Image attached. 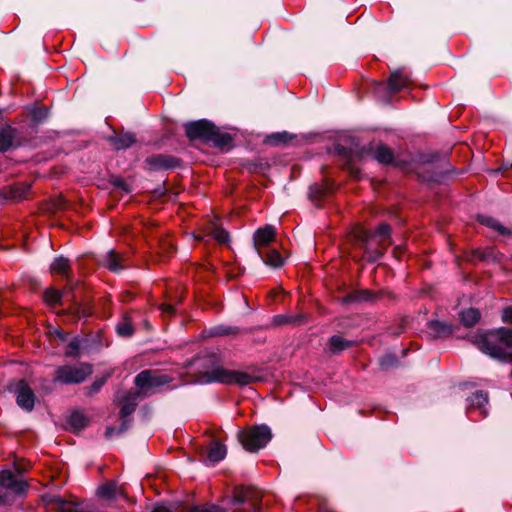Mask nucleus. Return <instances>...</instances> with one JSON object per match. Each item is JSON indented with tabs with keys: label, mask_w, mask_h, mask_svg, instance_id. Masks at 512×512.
<instances>
[{
	"label": "nucleus",
	"mask_w": 512,
	"mask_h": 512,
	"mask_svg": "<svg viewBox=\"0 0 512 512\" xmlns=\"http://www.w3.org/2000/svg\"><path fill=\"white\" fill-rule=\"evenodd\" d=\"M353 341L346 340L339 335H334L329 339V350L333 354H338L345 349L351 347L353 345Z\"/></svg>",
	"instance_id": "25"
},
{
	"label": "nucleus",
	"mask_w": 512,
	"mask_h": 512,
	"mask_svg": "<svg viewBox=\"0 0 512 512\" xmlns=\"http://www.w3.org/2000/svg\"><path fill=\"white\" fill-rule=\"evenodd\" d=\"M303 319L302 315L298 316H285V315H277L273 318V323L275 325H284L288 323L298 324L301 323Z\"/></svg>",
	"instance_id": "32"
},
{
	"label": "nucleus",
	"mask_w": 512,
	"mask_h": 512,
	"mask_svg": "<svg viewBox=\"0 0 512 512\" xmlns=\"http://www.w3.org/2000/svg\"><path fill=\"white\" fill-rule=\"evenodd\" d=\"M51 334L57 336L63 342L68 339V334L58 329L51 331Z\"/></svg>",
	"instance_id": "44"
},
{
	"label": "nucleus",
	"mask_w": 512,
	"mask_h": 512,
	"mask_svg": "<svg viewBox=\"0 0 512 512\" xmlns=\"http://www.w3.org/2000/svg\"><path fill=\"white\" fill-rule=\"evenodd\" d=\"M271 429L267 425H255L238 433V439L248 452H256L271 440Z\"/></svg>",
	"instance_id": "5"
},
{
	"label": "nucleus",
	"mask_w": 512,
	"mask_h": 512,
	"mask_svg": "<svg viewBox=\"0 0 512 512\" xmlns=\"http://www.w3.org/2000/svg\"><path fill=\"white\" fill-rule=\"evenodd\" d=\"M478 220L480 223L498 231L500 234H510L509 230L501 225L496 219L490 216H479Z\"/></svg>",
	"instance_id": "30"
},
{
	"label": "nucleus",
	"mask_w": 512,
	"mask_h": 512,
	"mask_svg": "<svg viewBox=\"0 0 512 512\" xmlns=\"http://www.w3.org/2000/svg\"><path fill=\"white\" fill-rule=\"evenodd\" d=\"M170 378L158 371L144 370L135 377L134 383L137 386L141 399L151 397L159 392L160 387L168 384Z\"/></svg>",
	"instance_id": "6"
},
{
	"label": "nucleus",
	"mask_w": 512,
	"mask_h": 512,
	"mask_svg": "<svg viewBox=\"0 0 512 512\" xmlns=\"http://www.w3.org/2000/svg\"><path fill=\"white\" fill-rule=\"evenodd\" d=\"M390 231L387 223H381L375 232L364 228L355 231V239L369 261L374 262L384 254V250L391 244Z\"/></svg>",
	"instance_id": "3"
},
{
	"label": "nucleus",
	"mask_w": 512,
	"mask_h": 512,
	"mask_svg": "<svg viewBox=\"0 0 512 512\" xmlns=\"http://www.w3.org/2000/svg\"><path fill=\"white\" fill-rule=\"evenodd\" d=\"M62 295L60 291L51 289L45 292L44 298L47 303L55 305L60 303Z\"/></svg>",
	"instance_id": "33"
},
{
	"label": "nucleus",
	"mask_w": 512,
	"mask_h": 512,
	"mask_svg": "<svg viewBox=\"0 0 512 512\" xmlns=\"http://www.w3.org/2000/svg\"><path fill=\"white\" fill-rule=\"evenodd\" d=\"M275 237L276 229L272 225H265L254 232L253 245L258 256H261L262 249L272 243L275 240Z\"/></svg>",
	"instance_id": "12"
},
{
	"label": "nucleus",
	"mask_w": 512,
	"mask_h": 512,
	"mask_svg": "<svg viewBox=\"0 0 512 512\" xmlns=\"http://www.w3.org/2000/svg\"><path fill=\"white\" fill-rule=\"evenodd\" d=\"M153 512H170V510L164 505H159V506L155 507Z\"/></svg>",
	"instance_id": "47"
},
{
	"label": "nucleus",
	"mask_w": 512,
	"mask_h": 512,
	"mask_svg": "<svg viewBox=\"0 0 512 512\" xmlns=\"http://www.w3.org/2000/svg\"><path fill=\"white\" fill-rule=\"evenodd\" d=\"M286 141H287V133L286 132L276 133L267 138V142L274 143V144H278V143L286 142Z\"/></svg>",
	"instance_id": "40"
},
{
	"label": "nucleus",
	"mask_w": 512,
	"mask_h": 512,
	"mask_svg": "<svg viewBox=\"0 0 512 512\" xmlns=\"http://www.w3.org/2000/svg\"><path fill=\"white\" fill-rule=\"evenodd\" d=\"M362 157H371L380 164L388 165L394 161L393 151L383 143H369L361 149Z\"/></svg>",
	"instance_id": "9"
},
{
	"label": "nucleus",
	"mask_w": 512,
	"mask_h": 512,
	"mask_svg": "<svg viewBox=\"0 0 512 512\" xmlns=\"http://www.w3.org/2000/svg\"><path fill=\"white\" fill-rule=\"evenodd\" d=\"M410 83L408 75L404 74L402 70L397 69L391 72L387 87L379 84L378 89L387 88L391 93H396L406 88Z\"/></svg>",
	"instance_id": "17"
},
{
	"label": "nucleus",
	"mask_w": 512,
	"mask_h": 512,
	"mask_svg": "<svg viewBox=\"0 0 512 512\" xmlns=\"http://www.w3.org/2000/svg\"><path fill=\"white\" fill-rule=\"evenodd\" d=\"M205 370L200 373L199 381L202 383L220 382L223 384L249 385L258 381V377L247 372L228 370L219 364L215 355L203 359Z\"/></svg>",
	"instance_id": "2"
},
{
	"label": "nucleus",
	"mask_w": 512,
	"mask_h": 512,
	"mask_svg": "<svg viewBox=\"0 0 512 512\" xmlns=\"http://www.w3.org/2000/svg\"><path fill=\"white\" fill-rule=\"evenodd\" d=\"M238 329L236 327H225V326H217L212 330L213 335L224 336L230 334H236Z\"/></svg>",
	"instance_id": "35"
},
{
	"label": "nucleus",
	"mask_w": 512,
	"mask_h": 512,
	"mask_svg": "<svg viewBox=\"0 0 512 512\" xmlns=\"http://www.w3.org/2000/svg\"><path fill=\"white\" fill-rule=\"evenodd\" d=\"M80 349V339L78 337L73 338L67 346L65 355L68 357H74L78 355Z\"/></svg>",
	"instance_id": "34"
},
{
	"label": "nucleus",
	"mask_w": 512,
	"mask_h": 512,
	"mask_svg": "<svg viewBox=\"0 0 512 512\" xmlns=\"http://www.w3.org/2000/svg\"><path fill=\"white\" fill-rule=\"evenodd\" d=\"M453 333L452 326L438 320H431L427 323V335L432 339L448 337Z\"/></svg>",
	"instance_id": "18"
},
{
	"label": "nucleus",
	"mask_w": 512,
	"mask_h": 512,
	"mask_svg": "<svg viewBox=\"0 0 512 512\" xmlns=\"http://www.w3.org/2000/svg\"><path fill=\"white\" fill-rule=\"evenodd\" d=\"M50 270L52 273L68 276L70 271L69 259L64 256L56 257L51 263Z\"/></svg>",
	"instance_id": "27"
},
{
	"label": "nucleus",
	"mask_w": 512,
	"mask_h": 512,
	"mask_svg": "<svg viewBox=\"0 0 512 512\" xmlns=\"http://www.w3.org/2000/svg\"><path fill=\"white\" fill-rule=\"evenodd\" d=\"M11 390L16 396L17 405L25 411H32L35 404V394L25 380L17 381Z\"/></svg>",
	"instance_id": "10"
},
{
	"label": "nucleus",
	"mask_w": 512,
	"mask_h": 512,
	"mask_svg": "<svg viewBox=\"0 0 512 512\" xmlns=\"http://www.w3.org/2000/svg\"><path fill=\"white\" fill-rule=\"evenodd\" d=\"M68 424L73 431L84 429L88 425V418L79 411H74L68 416Z\"/></svg>",
	"instance_id": "26"
},
{
	"label": "nucleus",
	"mask_w": 512,
	"mask_h": 512,
	"mask_svg": "<svg viewBox=\"0 0 512 512\" xmlns=\"http://www.w3.org/2000/svg\"><path fill=\"white\" fill-rule=\"evenodd\" d=\"M138 399H141V397L139 396V393H137L136 391L128 392L123 397V399L121 401L122 407H121V411H120V417L122 418L123 423L119 430H117L114 427H107L106 432H105V436L107 438L112 437L115 433H117V434L122 433L128 428L126 418L135 411V409L138 405Z\"/></svg>",
	"instance_id": "8"
},
{
	"label": "nucleus",
	"mask_w": 512,
	"mask_h": 512,
	"mask_svg": "<svg viewBox=\"0 0 512 512\" xmlns=\"http://www.w3.org/2000/svg\"><path fill=\"white\" fill-rule=\"evenodd\" d=\"M185 132L190 140L200 139L211 142L215 147L221 149L229 147L232 142L229 134L220 132L213 123L204 119L186 123Z\"/></svg>",
	"instance_id": "4"
},
{
	"label": "nucleus",
	"mask_w": 512,
	"mask_h": 512,
	"mask_svg": "<svg viewBox=\"0 0 512 512\" xmlns=\"http://www.w3.org/2000/svg\"><path fill=\"white\" fill-rule=\"evenodd\" d=\"M0 487L10 490L15 495H22L27 485L22 479H17L11 471L3 470L0 472Z\"/></svg>",
	"instance_id": "15"
},
{
	"label": "nucleus",
	"mask_w": 512,
	"mask_h": 512,
	"mask_svg": "<svg viewBox=\"0 0 512 512\" xmlns=\"http://www.w3.org/2000/svg\"><path fill=\"white\" fill-rule=\"evenodd\" d=\"M368 294L367 291L365 292H357L351 295H348L347 297L343 298L344 302H352V301H359L366 299V295Z\"/></svg>",
	"instance_id": "41"
},
{
	"label": "nucleus",
	"mask_w": 512,
	"mask_h": 512,
	"mask_svg": "<svg viewBox=\"0 0 512 512\" xmlns=\"http://www.w3.org/2000/svg\"><path fill=\"white\" fill-rule=\"evenodd\" d=\"M121 262L122 256L116 253L114 250L107 251L99 259L100 265L115 273L124 269V266L121 264Z\"/></svg>",
	"instance_id": "19"
},
{
	"label": "nucleus",
	"mask_w": 512,
	"mask_h": 512,
	"mask_svg": "<svg viewBox=\"0 0 512 512\" xmlns=\"http://www.w3.org/2000/svg\"><path fill=\"white\" fill-rule=\"evenodd\" d=\"M93 372L92 366L87 363L78 365L59 366L54 373V382L61 384H79L85 381Z\"/></svg>",
	"instance_id": "7"
},
{
	"label": "nucleus",
	"mask_w": 512,
	"mask_h": 512,
	"mask_svg": "<svg viewBox=\"0 0 512 512\" xmlns=\"http://www.w3.org/2000/svg\"><path fill=\"white\" fill-rule=\"evenodd\" d=\"M19 131L12 126H5L0 129V152H6L21 145Z\"/></svg>",
	"instance_id": "13"
},
{
	"label": "nucleus",
	"mask_w": 512,
	"mask_h": 512,
	"mask_svg": "<svg viewBox=\"0 0 512 512\" xmlns=\"http://www.w3.org/2000/svg\"><path fill=\"white\" fill-rule=\"evenodd\" d=\"M262 261L273 268H279L284 264V258L276 250H270L265 256L261 253L259 256Z\"/></svg>",
	"instance_id": "29"
},
{
	"label": "nucleus",
	"mask_w": 512,
	"mask_h": 512,
	"mask_svg": "<svg viewBox=\"0 0 512 512\" xmlns=\"http://www.w3.org/2000/svg\"><path fill=\"white\" fill-rule=\"evenodd\" d=\"M260 492L254 487L237 486L233 489L232 502L234 504H243L251 501V510L258 512L260 510Z\"/></svg>",
	"instance_id": "11"
},
{
	"label": "nucleus",
	"mask_w": 512,
	"mask_h": 512,
	"mask_svg": "<svg viewBox=\"0 0 512 512\" xmlns=\"http://www.w3.org/2000/svg\"><path fill=\"white\" fill-rule=\"evenodd\" d=\"M470 342L491 358L512 363V329L499 328L470 336Z\"/></svg>",
	"instance_id": "1"
},
{
	"label": "nucleus",
	"mask_w": 512,
	"mask_h": 512,
	"mask_svg": "<svg viewBox=\"0 0 512 512\" xmlns=\"http://www.w3.org/2000/svg\"><path fill=\"white\" fill-rule=\"evenodd\" d=\"M460 319L464 326L472 327L478 323V321L480 319V312H479V310H477L475 308H469V309L463 310L460 313Z\"/></svg>",
	"instance_id": "28"
},
{
	"label": "nucleus",
	"mask_w": 512,
	"mask_h": 512,
	"mask_svg": "<svg viewBox=\"0 0 512 512\" xmlns=\"http://www.w3.org/2000/svg\"><path fill=\"white\" fill-rule=\"evenodd\" d=\"M116 331L118 335L122 337H130L134 333V328L131 322L125 317L120 323L117 324Z\"/></svg>",
	"instance_id": "31"
},
{
	"label": "nucleus",
	"mask_w": 512,
	"mask_h": 512,
	"mask_svg": "<svg viewBox=\"0 0 512 512\" xmlns=\"http://www.w3.org/2000/svg\"><path fill=\"white\" fill-rule=\"evenodd\" d=\"M397 363V358L392 354L384 355L380 359V365L382 368H389L394 366Z\"/></svg>",
	"instance_id": "38"
},
{
	"label": "nucleus",
	"mask_w": 512,
	"mask_h": 512,
	"mask_svg": "<svg viewBox=\"0 0 512 512\" xmlns=\"http://www.w3.org/2000/svg\"><path fill=\"white\" fill-rule=\"evenodd\" d=\"M145 165L147 169L153 171L166 170L177 166L178 159L164 154H155L145 159Z\"/></svg>",
	"instance_id": "16"
},
{
	"label": "nucleus",
	"mask_w": 512,
	"mask_h": 512,
	"mask_svg": "<svg viewBox=\"0 0 512 512\" xmlns=\"http://www.w3.org/2000/svg\"><path fill=\"white\" fill-rule=\"evenodd\" d=\"M227 454L226 446L219 441H213L207 452V460L212 464L217 463L225 458Z\"/></svg>",
	"instance_id": "23"
},
{
	"label": "nucleus",
	"mask_w": 512,
	"mask_h": 512,
	"mask_svg": "<svg viewBox=\"0 0 512 512\" xmlns=\"http://www.w3.org/2000/svg\"><path fill=\"white\" fill-rule=\"evenodd\" d=\"M502 320L506 323H512V307H507L503 310Z\"/></svg>",
	"instance_id": "42"
},
{
	"label": "nucleus",
	"mask_w": 512,
	"mask_h": 512,
	"mask_svg": "<svg viewBox=\"0 0 512 512\" xmlns=\"http://www.w3.org/2000/svg\"><path fill=\"white\" fill-rule=\"evenodd\" d=\"M184 512H223V510L217 506H209V507L192 506V507L186 508L184 510Z\"/></svg>",
	"instance_id": "36"
},
{
	"label": "nucleus",
	"mask_w": 512,
	"mask_h": 512,
	"mask_svg": "<svg viewBox=\"0 0 512 512\" xmlns=\"http://www.w3.org/2000/svg\"><path fill=\"white\" fill-rule=\"evenodd\" d=\"M107 377L96 379L87 389L90 395L97 393L105 384Z\"/></svg>",
	"instance_id": "37"
},
{
	"label": "nucleus",
	"mask_w": 512,
	"mask_h": 512,
	"mask_svg": "<svg viewBox=\"0 0 512 512\" xmlns=\"http://www.w3.org/2000/svg\"><path fill=\"white\" fill-rule=\"evenodd\" d=\"M114 185L120 189H122L123 191H125L126 193L130 192V188H129V185L127 183H125L123 180L121 179H117L115 180L114 182Z\"/></svg>",
	"instance_id": "43"
},
{
	"label": "nucleus",
	"mask_w": 512,
	"mask_h": 512,
	"mask_svg": "<svg viewBox=\"0 0 512 512\" xmlns=\"http://www.w3.org/2000/svg\"><path fill=\"white\" fill-rule=\"evenodd\" d=\"M206 231L209 235H211L217 242L221 244H226L229 242V233L221 228L218 224L217 220L211 221L207 227Z\"/></svg>",
	"instance_id": "21"
},
{
	"label": "nucleus",
	"mask_w": 512,
	"mask_h": 512,
	"mask_svg": "<svg viewBox=\"0 0 512 512\" xmlns=\"http://www.w3.org/2000/svg\"><path fill=\"white\" fill-rule=\"evenodd\" d=\"M160 309L162 310L163 313L165 314H173L174 312V308L172 305L170 304H162Z\"/></svg>",
	"instance_id": "45"
},
{
	"label": "nucleus",
	"mask_w": 512,
	"mask_h": 512,
	"mask_svg": "<svg viewBox=\"0 0 512 512\" xmlns=\"http://www.w3.org/2000/svg\"><path fill=\"white\" fill-rule=\"evenodd\" d=\"M469 408H477L483 416L488 414L486 405L488 403V394L483 391H476L468 398Z\"/></svg>",
	"instance_id": "20"
},
{
	"label": "nucleus",
	"mask_w": 512,
	"mask_h": 512,
	"mask_svg": "<svg viewBox=\"0 0 512 512\" xmlns=\"http://www.w3.org/2000/svg\"><path fill=\"white\" fill-rule=\"evenodd\" d=\"M97 494L105 499H112L118 495L123 496L122 488L115 481L106 482L97 489Z\"/></svg>",
	"instance_id": "22"
},
{
	"label": "nucleus",
	"mask_w": 512,
	"mask_h": 512,
	"mask_svg": "<svg viewBox=\"0 0 512 512\" xmlns=\"http://www.w3.org/2000/svg\"><path fill=\"white\" fill-rule=\"evenodd\" d=\"M136 141L134 134L126 132L110 138L111 144L117 150L131 147Z\"/></svg>",
	"instance_id": "24"
},
{
	"label": "nucleus",
	"mask_w": 512,
	"mask_h": 512,
	"mask_svg": "<svg viewBox=\"0 0 512 512\" xmlns=\"http://www.w3.org/2000/svg\"><path fill=\"white\" fill-rule=\"evenodd\" d=\"M48 117V111L45 108H37L32 112L33 120L37 122H42Z\"/></svg>",
	"instance_id": "39"
},
{
	"label": "nucleus",
	"mask_w": 512,
	"mask_h": 512,
	"mask_svg": "<svg viewBox=\"0 0 512 512\" xmlns=\"http://www.w3.org/2000/svg\"><path fill=\"white\" fill-rule=\"evenodd\" d=\"M30 189V185L27 183H18L12 186H7L0 190V204L7 201L17 202L26 197Z\"/></svg>",
	"instance_id": "14"
},
{
	"label": "nucleus",
	"mask_w": 512,
	"mask_h": 512,
	"mask_svg": "<svg viewBox=\"0 0 512 512\" xmlns=\"http://www.w3.org/2000/svg\"><path fill=\"white\" fill-rule=\"evenodd\" d=\"M173 248V245L171 242H169L168 240H165L162 244V252H167L168 250L172 249Z\"/></svg>",
	"instance_id": "46"
}]
</instances>
